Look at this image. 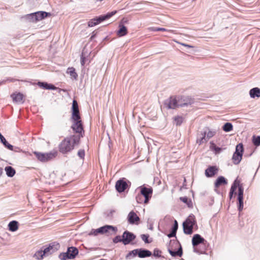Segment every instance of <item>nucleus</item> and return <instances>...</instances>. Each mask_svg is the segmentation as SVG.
<instances>
[{"label": "nucleus", "instance_id": "58836bf2", "mask_svg": "<svg viewBox=\"0 0 260 260\" xmlns=\"http://www.w3.org/2000/svg\"><path fill=\"white\" fill-rule=\"evenodd\" d=\"M139 253V249H134L126 255V258H128L129 256L133 255V256H135L137 255H138Z\"/></svg>", "mask_w": 260, "mask_h": 260}, {"label": "nucleus", "instance_id": "7c9ffc66", "mask_svg": "<svg viewBox=\"0 0 260 260\" xmlns=\"http://www.w3.org/2000/svg\"><path fill=\"white\" fill-rule=\"evenodd\" d=\"M43 247H42L40 250H38L35 253L34 257H35L37 259H42L43 258L44 256H45V254H43L44 252L43 250Z\"/></svg>", "mask_w": 260, "mask_h": 260}, {"label": "nucleus", "instance_id": "c756f323", "mask_svg": "<svg viewBox=\"0 0 260 260\" xmlns=\"http://www.w3.org/2000/svg\"><path fill=\"white\" fill-rule=\"evenodd\" d=\"M5 171L8 176L12 177L15 174V170L11 166L6 167Z\"/></svg>", "mask_w": 260, "mask_h": 260}, {"label": "nucleus", "instance_id": "cd10ccee", "mask_svg": "<svg viewBox=\"0 0 260 260\" xmlns=\"http://www.w3.org/2000/svg\"><path fill=\"white\" fill-rule=\"evenodd\" d=\"M168 251L169 253L171 255V256L175 257V256H181L183 253L182 249L181 246H180L177 251H174L171 249L170 248H168Z\"/></svg>", "mask_w": 260, "mask_h": 260}, {"label": "nucleus", "instance_id": "a211bd4d", "mask_svg": "<svg viewBox=\"0 0 260 260\" xmlns=\"http://www.w3.org/2000/svg\"><path fill=\"white\" fill-rule=\"evenodd\" d=\"M206 242L205 239L199 234H195L192 238V244L193 247L197 246L200 244H204Z\"/></svg>", "mask_w": 260, "mask_h": 260}, {"label": "nucleus", "instance_id": "6ab92c4d", "mask_svg": "<svg viewBox=\"0 0 260 260\" xmlns=\"http://www.w3.org/2000/svg\"><path fill=\"white\" fill-rule=\"evenodd\" d=\"M218 168L216 166H210L205 171V174L207 177H212L218 171Z\"/></svg>", "mask_w": 260, "mask_h": 260}, {"label": "nucleus", "instance_id": "4c0bfd02", "mask_svg": "<svg viewBox=\"0 0 260 260\" xmlns=\"http://www.w3.org/2000/svg\"><path fill=\"white\" fill-rule=\"evenodd\" d=\"M0 139L1 142L6 146H7L9 148L12 149L13 146L8 143L7 141L6 140L5 138L4 137V136L1 134L0 133Z\"/></svg>", "mask_w": 260, "mask_h": 260}, {"label": "nucleus", "instance_id": "5701e85b", "mask_svg": "<svg viewBox=\"0 0 260 260\" xmlns=\"http://www.w3.org/2000/svg\"><path fill=\"white\" fill-rule=\"evenodd\" d=\"M119 29L117 32V35L118 37L124 36L127 34L128 31L126 26L123 25L121 23L119 24Z\"/></svg>", "mask_w": 260, "mask_h": 260}, {"label": "nucleus", "instance_id": "f257e3e1", "mask_svg": "<svg viewBox=\"0 0 260 260\" xmlns=\"http://www.w3.org/2000/svg\"><path fill=\"white\" fill-rule=\"evenodd\" d=\"M80 140L79 137L70 136L65 138L58 145L59 151L62 154H67L72 151L75 146L78 145Z\"/></svg>", "mask_w": 260, "mask_h": 260}, {"label": "nucleus", "instance_id": "2eb2a0df", "mask_svg": "<svg viewBox=\"0 0 260 260\" xmlns=\"http://www.w3.org/2000/svg\"><path fill=\"white\" fill-rule=\"evenodd\" d=\"M128 187V185L124 180H118L115 184V188L118 192H123Z\"/></svg>", "mask_w": 260, "mask_h": 260}, {"label": "nucleus", "instance_id": "8fccbe9b", "mask_svg": "<svg viewBox=\"0 0 260 260\" xmlns=\"http://www.w3.org/2000/svg\"><path fill=\"white\" fill-rule=\"evenodd\" d=\"M179 44L180 45H181L182 46H185V47H188V48H193V46L189 45H188V44H185V43H179Z\"/></svg>", "mask_w": 260, "mask_h": 260}, {"label": "nucleus", "instance_id": "b1692460", "mask_svg": "<svg viewBox=\"0 0 260 260\" xmlns=\"http://www.w3.org/2000/svg\"><path fill=\"white\" fill-rule=\"evenodd\" d=\"M178 228V224L176 220H175L173 226L171 228L170 233L168 234L169 238L176 237L177 231Z\"/></svg>", "mask_w": 260, "mask_h": 260}, {"label": "nucleus", "instance_id": "ddd939ff", "mask_svg": "<svg viewBox=\"0 0 260 260\" xmlns=\"http://www.w3.org/2000/svg\"><path fill=\"white\" fill-rule=\"evenodd\" d=\"M122 237L123 240V244L126 245L129 244L132 241L134 240L136 237L133 233L125 231L123 232Z\"/></svg>", "mask_w": 260, "mask_h": 260}, {"label": "nucleus", "instance_id": "393cba45", "mask_svg": "<svg viewBox=\"0 0 260 260\" xmlns=\"http://www.w3.org/2000/svg\"><path fill=\"white\" fill-rule=\"evenodd\" d=\"M37 84L40 88H42L43 89L53 90H55L56 89V87L54 85L48 84L46 82H38Z\"/></svg>", "mask_w": 260, "mask_h": 260}, {"label": "nucleus", "instance_id": "37998d69", "mask_svg": "<svg viewBox=\"0 0 260 260\" xmlns=\"http://www.w3.org/2000/svg\"><path fill=\"white\" fill-rule=\"evenodd\" d=\"M253 143L255 146L260 145V136H257L253 138Z\"/></svg>", "mask_w": 260, "mask_h": 260}, {"label": "nucleus", "instance_id": "7ed1b4c3", "mask_svg": "<svg viewBox=\"0 0 260 260\" xmlns=\"http://www.w3.org/2000/svg\"><path fill=\"white\" fill-rule=\"evenodd\" d=\"M196 223L194 216L190 214L183 223L184 233L186 235H191L193 233V228Z\"/></svg>", "mask_w": 260, "mask_h": 260}, {"label": "nucleus", "instance_id": "dca6fc26", "mask_svg": "<svg viewBox=\"0 0 260 260\" xmlns=\"http://www.w3.org/2000/svg\"><path fill=\"white\" fill-rule=\"evenodd\" d=\"M215 132L211 130H209L207 133L204 132L203 134V137L197 141V143H198L199 145L206 143L207 139L206 138V135H207V138L209 139L213 137L215 135Z\"/></svg>", "mask_w": 260, "mask_h": 260}, {"label": "nucleus", "instance_id": "f704fd0d", "mask_svg": "<svg viewBox=\"0 0 260 260\" xmlns=\"http://www.w3.org/2000/svg\"><path fill=\"white\" fill-rule=\"evenodd\" d=\"M222 129L226 132H230L233 129V125L231 123H226L223 126Z\"/></svg>", "mask_w": 260, "mask_h": 260}, {"label": "nucleus", "instance_id": "f3484780", "mask_svg": "<svg viewBox=\"0 0 260 260\" xmlns=\"http://www.w3.org/2000/svg\"><path fill=\"white\" fill-rule=\"evenodd\" d=\"M72 114L71 118H79L80 117L79 106L76 100H74L72 104Z\"/></svg>", "mask_w": 260, "mask_h": 260}, {"label": "nucleus", "instance_id": "49530a36", "mask_svg": "<svg viewBox=\"0 0 260 260\" xmlns=\"http://www.w3.org/2000/svg\"><path fill=\"white\" fill-rule=\"evenodd\" d=\"M180 200L183 203L185 204H188V199L186 197H181L180 198Z\"/></svg>", "mask_w": 260, "mask_h": 260}, {"label": "nucleus", "instance_id": "e433bc0d", "mask_svg": "<svg viewBox=\"0 0 260 260\" xmlns=\"http://www.w3.org/2000/svg\"><path fill=\"white\" fill-rule=\"evenodd\" d=\"M238 210L240 212L243 209V198H238Z\"/></svg>", "mask_w": 260, "mask_h": 260}, {"label": "nucleus", "instance_id": "864d4df0", "mask_svg": "<svg viewBox=\"0 0 260 260\" xmlns=\"http://www.w3.org/2000/svg\"><path fill=\"white\" fill-rule=\"evenodd\" d=\"M3 169L0 168V176L3 174Z\"/></svg>", "mask_w": 260, "mask_h": 260}, {"label": "nucleus", "instance_id": "473e14b6", "mask_svg": "<svg viewBox=\"0 0 260 260\" xmlns=\"http://www.w3.org/2000/svg\"><path fill=\"white\" fill-rule=\"evenodd\" d=\"M210 149L214 151L215 154L219 153L221 151V148L216 146L213 143H210Z\"/></svg>", "mask_w": 260, "mask_h": 260}, {"label": "nucleus", "instance_id": "20e7f679", "mask_svg": "<svg viewBox=\"0 0 260 260\" xmlns=\"http://www.w3.org/2000/svg\"><path fill=\"white\" fill-rule=\"evenodd\" d=\"M79 250L76 247H69L66 252L60 253L58 257L61 260H67L68 259H74L78 254Z\"/></svg>", "mask_w": 260, "mask_h": 260}, {"label": "nucleus", "instance_id": "4468645a", "mask_svg": "<svg viewBox=\"0 0 260 260\" xmlns=\"http://www.w3.org/2000/svg\"><path fill=\"white\" fill-rule=\"evenodd\" d=\"M58 247L59 244L58 243L56 244L55 243H51L48 247L45 248L43 247V250L44 251L43 254H45V256H48L57 251Z\"/></svg>", "mask_w": 260, "mask_h": 260}, {"label": "nucleus", "instance_id": "4be33fe9", "mask_svg": "<svg viewBox=\"0 0 260 260\" xmlns=\"http://www.w3.org/2000/svg\"><path fill=\"white\" fill-rule=\"evenodd\" d=\"M102 234H104L108 233L110 231L113 232L115 234L117 232V228L115 226H113L110 225H106L101 227Z\"/></svg>", "mask_w": 260, "mask_h": 260}, {"label": "nucleus", "instance_id": "2f4dec72", "mask_svg": "<svg viewBox=\"0 0 260 260\" xmlns=\"http://www.w3.org/2000/svg\"><path fill=\"white\" fill-rule=\"evenodd\" d=\"M67 73L69 74L71 76L73 77L74 79H76L78 77V75L75 72V69L73 67H70L67 70Z\"/></svg>", "mask_w": 260, "mask_h": 260}, {"label": "nucleus", "instance_id": "72a5a7b5", "mask_svg": "<svg viewBox=\"0 0 260 260\" xmlns=\"http://www.w3.org/2000/svg\"><path fill=\"white\" fill-rule=\"evenodd\" d=\"M227 184V180H216L215 183V190L216 191V188L221 185Z\"/></svg>", "mask_w": 260, "mask_h": 260}, {"label": "nucleus", "instance_id": "aec40b11", "mask_svg": "<svg viewBox=\"0 0 260 260\" xmlns=\"http://www.w3.org/2000/svg\"><path fill=\"white\" fill-rule=\"evenodd\" d=\"M13 102L17 103H22L23 102L24 95L20 92H15L11 95Z\"/></svg>", "mask_w": 260, "mask_h": 260}, {"label": "nucleus", "instance_id": "f8f14e48", "mask_svg": "<svg viewBox=\"0 0 260 260\" xmlns=\"http://www.w3.org/2000/svg\"><path fill=\"white\" fill-rule=\"evenodd\" d=\"M168 109H174L179 107L178 99L176 96H171L165 103Z\"/></svg>", "mask_w": 260, "mask_h": 260}, {"label": "nucleus", "instance_id": "a878e982", "mask_svg": "<svg viewBox=\"0 0 260 260\" xmlns=\"http://www.w3.org/2000/svg\"><path fill=\"white\" fill-rule=\"evenodd\" d=\"M151 252L144 249H139L138 256L140 258H144L151 256Z\"/></svg>", "mask_w": 260, "mask_h": 260}, {"label": "nucleus", "instance_id": "6e6d98bb", "mask_svg": "<svg viewBox=\"0 0 260 260\" xmlns=\"http://www.w3.org/2000/svg\"><path fill=\"white\" fill-rule=\"evenodd\" d=\"M217 179H225V178L224 177H219Z\"/></svg>", "mask_w": 260, "mask_h": 260}, {"label": "nucleus", "instance_id": "412c9836", "mask_svg": "<svg viewBox=\"0 0 260 260\" xmlns=\"http://www.w3.org/2000/svg\"><path fill=\"white\" fill-rule=\"evenodd\" d=\"M128 221L131 224H134L140 220L139 216L133 211H131L127 216Z\"/></svg>", "mask_w": 260, "mask_h": 260}, {"label": "nucleus", "instance_id": "bb28decb", "mask_svg": "<svg viewBox=\"0 0 260 260\" xmlns=\"http://www.w3.org/2000/svg\"><path fill=\"white\" fill-rule=\"evenodd\" d=\"M9 230L11 232H15L18 229V222L16 220H13L8 224Z\"/></svg>", "mask_w": 260, "mask_h": 260}, {"label": "nucleus", "instance_id": "f03ea898", "mask_svg": "<svg viewBox=\"0 0 260 260\" xmlns=\"http://www.w3.org/2000/svg\"><path fill=\"white\" fill-rule=\"evenodd\" d=\"M72 120L73 124L71 128L75 133V134L72 136L79 137V140H80L81 138H82L84 135V131L81 117H79V118L77 119L76 118H72Z\"/></svg>", "mask_w": 260, "mask_h": 260}, {"label": "nucleus", "instance_id": "9d476101", "mask_svg": "<svg viewBox=\"0 0 260 260\" xmlns=\"http://www.w3.org/2000/svg\"><path fill=\"white\" fill-rule=\"evenodd\" d=\"M139 188L141 195L145 198L144 203L147 204L151 198L153 191L152 188L151 187H146L144 185L139 187Z\"/></svg>", "mask_w": 260, "mask_h": 260}, {"label": "nucleus", "instance_id": "423d86ee", "mask_svg": "<svg viewBox=\"0 0 260 260\" xmlns=\"http://www.w3.org/2000/svg\"><path fill=\"white\" fill-rule=\"evenodd\" d=\"M34 154L35 155L36 157L41 161H47L54 158L57 155V152H51L49 153H41L38 152H34Z\"/></svg>", "mask_w": 260, "mask_h": 260}, {"label": "nucleus", "instance_id": "4d7b16f0", "mask_svg": "<svg viewBox=\"0 0 260 260\" xmlns=\"http://www.w3.org/2000/svg\"><path fill=\"white\" fill-rule=\"evenodd\" d=\"M122 21L124 22H126V20H125L124 18L122 19Z\"/></svg>", "mask_w": 260, "mask_h": 260}, {"label": "nucleus", "instance_id": "c03bdc74", "mask_svg": "<svg viewBox=\"0 0 260 260\" xmlns=\"http://www.w3.org/2000/svg\"><path fill=\"white\" fill-rule=\"evenodd\" d=\"M78 155L81 158H83L85 156V151L83 149H80L78 152Z\"/></svg>", "mask_w": 260, "mask_h": 260}, {"label": "nucleus", "instance_id": "ea45409f", "mask_svg": "<svg viewBox=\"0 0 260 260\" xmlns=\"http://www.w3.org/2000/svg\"><path fill=\"white\" fill-rule=\"evenodd\" d=\"M174 121L177 125H180L183 122V118L181 116H177L174 118Z\"/></svg>", "mask_w": 260, "mask_h": 260}, {"label": "nucleus", "instance_id": "39448f33", "mask_svg": "<svg viewBox=\"0 0 260 260\" xmlns=\"http://www.w3.org/2000/svg\"><path fill=\"white\" fill-rule=\"evenodd\" d=\"M116 13L117 11H114L108 13L106 15H101L98 17H96L95 18L91 19L88 22V27H93L102 22V21L110 18L111 17H112Z\"/></svg>", "mask_w": 260, "mask_h": 260}, {"label": "nucleus", "instance_id": "9b49d317", "mask_svg": "<svg viewBox=\"0 0 260 260\" xmlns=\"http://www.w3.org/2000/svg\"><path fill=\"white\" fill-rule=\"evenodd\" d=\"M179 107H185L191 105L194 103V100L189 96H178Z\"/></svg>", "mask_w": 260, "mask_h": 260}, {"label": "nucleus", "instance_id": "0eeeda50", "mask_svg": "<svg viewBox=\"0 0 260 260\" xmlns=\"http://www.w3.org/2000/svg\"><path fill=\"white\" fill-rule=\"evenodd\" d=\"M244 149L242 143H240L236 146V151L234 153L232 157L233 163L238 165L241 161Z\"/></svg>", "mask_w": 260, "mask_h": 260}, {"label": "nucleus", "instance_id": "a19ab883", "mask_svg": "<svg viewBox=\"0 0 260 260\" xmlns=\"http://www.w3.org/2000/svg\"><path fill=\"white\" fill-rule=\"evenodd\" d=\"M123 238L121 237L120 236H116L113 239V242L114 243H117L118 242H122L123 243Z\"/></svg>", "mask_w": 260, "mask_h": 260}, {"label": "nucleus", "instance_id": "5fc2aeb1", "mask_svg": "<svg viewBox=\"0 0 260 260\" xmlns=\"http://www.w3.org/2000/svg\"><path fill=\"white\" fill-rule=\"evenodd\" d=\"M136 199H137V202H138V203H141V201H139V197H137Z\"/></svg>", "mask_w": 260, "mask_h": 260}, {"label": "nucleus", "instance_id": "a18cd8bd", "mask_svg": "<svg viewBox=\"0 0 260 260\" xmlns=\"http://www.w3.org/2000/svg\"><path fill=\"white\" fill-rule=\"evenodd\" d=\"M160 253L161 251L159 250L155 249L153 251V255L155 257H159L161 256Z\"/></svg>", "mask_w": 260, "mask_h": 260}, {"label": "nucleus", "instance_id": "de8ad7c7", "mask_svg": "<svg viewBox=\"0 0 260 260\" xmlns=\"http://www.w3.org/2000/svg\"><path fill=\"white\" fill-rule=\"evenodd\" d=\"M85 57L82 55L81 57V63L82 66H84L85 63Z\"/></svg>", "mask_w": 260, "mask_h": 260}, {"label": "nucleus", "instance_id": "3c124183", "mask_svg": "<svg viewBox=\"0 0 260 260\" xmlns=\"http://www.w3.org/2000/svg\"><path fill=\"white\" fill-rule=\"evenodd\" d=\"M45 183L48 184L49 185H53L55 183V182L54 180H51L49 182L46 181Z\"/></svg>", "mask_w": 260, "mask_h": 260}, {"label": "nucleus", "instance_id": "1a4fd4ad", "mask_svg": "<svg viewBox=\"0 0 260 260\" xmlns=\"http://www.w3.org/2000/svg\"><path fill=\"white\" fill-rule=\"evenodd\" d=\"M240 180H235L230 189V198H232L233 194L235 192V191L237 189V187L238 188V198H243L244 189L243 188L242 184H240Z\"/></svg>", "mask_w": 260, "mask_h": 260}, {"label": "nucleus", "instance_id": "603ef678", "mask_svg": "<svg viewBox=\"0 0 260 260\" xmlns=\"http://www.w3.org/2000/svg\"><path fill=\"white\" fill-rule=\"evenodd\" d=\"M102 230L103 229H101V227H100V228L96 229V232L98 234H102Z\"/></svg>", "mask_w": 260, "mask_h": 260}, {"label": "nucleus", "instance_id": "c85d7f7f", "mask_svg": "<svg viewBox=\"0 0 260 260\" xmlns=\"http://www.w3.org/2000/svg\"><path fill=\"white\" fill-rule=\"evenodd\" d=\"M250 95L251 98L260 97V89L257 87L251 89L249 91Z\"/></svg>", "mask_w": 260, "mask_h": 260}, {"label": "nucleus", "instance_id": "6e6552de", "mask_svg": "<svg viewBox=\"0 0 260 260\" xmlns=\"http://www.w3.org/2000/svg\"><path fill=\"white\" fill-rule=\"evenodd\" d=\"M51 16V13L44 11H39L28 15L32 22H37Z\"/></svg>", "mask_w": 260, "mask_h": 260}, {"label": "nucleus", "instance_id": "c9c22d12", "mask_svg": "<svg viewBox=\"0 0 260 260\" xmlns=\"http://www.w3.org/2000/svg\"><path fill=\"white\" fill-rule=\"evenodd\" d=\"M150 30L154 31H169L172 32L173 31L172 30H168L165 28L161 27H150L149 28Z\"/></svg>", "mask_w": 260, "mask_h": 260}, {"label": "nucleus", "instance_id": "79ce46f5", "mask_svg": "<svg viewBox=\"0 0 260 260\" xmlns=\"http://www.w3.org/2000/svg\"><path fill=\"white\" fill-rule=\"evenodd\" d=\"M142 239L145 242V243H149L150 242L148 240L149 235L142 234L141 236Z\"/></svg>", "mask_w": 260, "mask_h": 260}, {"label": "nucleus", "instance_id": "09e8293b", "mask_svg": "<svg viewBox=\"0 0 260 260\" xmlns=\"http://www.w3.org/2000/svg\"><path fill=\"white\" fill-rule=\"evenodd\" d=\"M98 235L96 232V229H92L91 231L89 233V235H94L96 236Z\"/></svg>", "mask_w": 260, "mask_h": 260}]
</instances>
